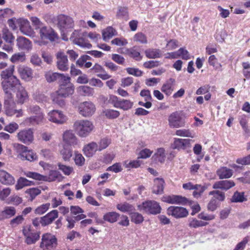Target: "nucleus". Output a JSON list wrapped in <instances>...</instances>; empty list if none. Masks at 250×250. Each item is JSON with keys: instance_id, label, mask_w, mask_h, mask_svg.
Returning <instances> with one entry per match:
<instances>
[{"instance_id": "60", "label": "nucleus", "mask_w": 250, "mask_h": 250, "mask_svg": "<svg viewBox=\"0 0 250 250\" xmlns=\"http://www.w3.org/2000/svg\"><path fill=\"white\" fill-rule=\"evenodd\" d=\"M70 78L68 76L60 73L59 77L58 78V82L59 85L67 84V83H72L70 82Z\"/></svg>"}, {"instance_id": "63", "label": "nucleus", "mask_w": 250, "mask_h": 250, "mask_svg": "<svg viewBox=\"0 0 250 250\" xmlns=\"http://www.w3.org/2000/svg\"><path fill=\"white\" fill-rule=\"evenodd\" d=\"M58 167L59 169L62 171L63 174L66 175H69L73 171V168L70 166L59 163L58 164Z\"/></svg>"}, {"instance_id": "48", "label": "nucleus", "mask_w": 250, "mask_h": 250, "mask_svg": "<svg viewBox=\"0 0 250 250\" xmlns=\"http://www.w3.org/2000/svg\"><path fill=\"white\" fill-rule=\"evenodd\" d=\"M26 110L29 114H44L41 108L37 105H30L27 106Z\"/></svg>"}, {"instance_id": "37", "label": "nucleus", "mask_w": 250, "mask_h": 250, "mask_svg": "<svg viewBox=\"0 0 250 250\" xmlns=\"http://www.w3.org/2000/svg\"><path fill=\"white\" fill-rule=\"evenodd\" d=\"M63 160L69 161L72 156V149L68 146L63 145V148L60 151Z\"/></svg>"}, {"instance_id": "52", "label": "nucleus", "mask_w": 250, "mask_h": 250, "mask_svg": "<svg viewBox=\"0 0 250 250\" xmlns=\"http://www.w3.org/2000/svg\"><path fill=\"white\" fill-rule=\"evenodd\" d=\"M175 134L177 136L184 137L193 138L194 136L189 129H187L177 130L175 132Z\"/></svg>"}, {"instance_id": "40", "label": "nucleus", "mask_w": 250, "mask_h": 250, "mask_svg": "<svg viewBox=\"0 0 250 250\" xmlns=\"http://www.w3.org/2000/svg\"><path fill=\"white\" fill-rule=\"evenodd\" d=\"M120 216V214L116 212H109L105 213L103 217L104 221L111 223L116 222Z\"/></svg>"}, {"instance_id": "29", "label": "nucleus", "mask_w": 250, "mask_h": 250, "mask_svg": "<svg viewBox=\"0 0 250 250\" xmlns=\"http://www.w3.org/2000/svg\"><path fill=\"white\" fill-rule=\"evenodd\" d=\"M44 120V114H40L26 118L24 122L26 125H35L41 124L43 122Z\"/></svg>"}, {"instance_id": "59", "label": "nucleus", "mask_w": 250, "mask_h": 250, "mask_svg": "<svg viewBox=\"0 0 250 250\" xmlns=\"http://www.w3.org/2000/svg\"><path fill=\"white\" fill-rule=\"evenodd\" d=\"M31 182L25 178H20L16 186V188L18 190L22 188L23 187L28 186L31 185Z\"/></svg>"}, {"instance_id": "51", "label": "nucleus", "mask_w": 250, "mask_h": 250, "mask_svg": "<svg viewBox=\"0 0 250 250\" xmlns=\"http://www.w3.org/2000/svg\"><path fill=\"white\" fill-rule=\"evenodd\" d=\"M227 36V34L226 31L224 30H217L214 35V38L218 42L222 43L224 42Z\"/></svg>"}, {"instance_id": "19", "label": "nucleus", "mask_w": 250, "mask_h": 250, "mask_svg": "<svg viewBox=\"0 0 250 250\" xmlns=\"http://www.w3.org/2000/svg\"><path fill=\"white\" fill-rule=\"evenodd\" d=\"M191 140L188 139L174 138L171 147L173 149L185 150L187 147H189Z\"/></svg>"}, {"instance_id": "54", "label": "nucleus", "mask_w": 250, "mask_h": 250, "mask_svg": "<svg viewBox=\"0 0 250 250\" xmlns=\"http://www.w3.org/2000/svg\"><path fill=\"white\" fill-rule=\"evenodd\" d=\"M131 215V221L136 224H140L144 221V217L142 215L138 212H132Z\"/></svg>"}, {"instance_id": "17", "label": "nucleus", "mask_w": 250, "mask_h": 250, "mask_svg": "<svg viewBox=\"0 0 250 250\" xmlns=\"http://www.w3.org/2000/svg\"><path fill=\"white\" fill-rule=\"evenodd\" d=\"M57 66L61 71H66L68 69V61L67 56L62 52H59L56 55Z\"/></svg>"}, {"instance_id": "16", "label": "nucleus", "mask_w": 250, "mask_h": 250, "mask_svg": "<svg viewBox=\"0 0 250 250\" xmlns=\"http://www.w3.org/2000/svg\"><path fill=\"white\" fill-rule=\"evenodd\" d=\"M18 72L21 79L26 82L30 81L33 78V70L30 67L20 65L17 67Z\"/></svg>"}, {"instance_id": "11", "label": "nucleus", "mask_w": 250, "mask_h": 250, "mask_svg": "<svg viewBox=\"0 0 250 250\" xmlns=\"http://www.w3.org/2000/svg\"><path fill=\"white\" fill-rule=\"evenodd\" d=\"M2 89L6 94V96H12V92L16 90L21 85V83L18 78L16 81L9 80L1 82Z\"/></svg>"}, {"instance_id": "49", "label": "nucleus", "mask_w": 250, "mask_h": 250, "mask_svg": "<svg viewBox=\"0 0 250 250\" xmlns=\"http://www.w3.org/2000/svg\"><path fill=\"white\" fill-rule=\"evenodd\" d=\"M50 207V203H45L38 207L34 210V213L37 215H42L45 213Z\"/></svg>"}, {"instance_id": "32", "label": "nucleus", "mask_w": 250, "mask_h": 250, "mask_svg": "<svg viewBox=\"0 0 250 250\" xmlns=\"http://www.w3.org/2000/svg\"><path fill=\"white\" fill-rule=\"evenodd\" d=\"M59 212L56 209H54L47 213L42 217V221L44 224L48 225L51 224L56 218L58 217Z\"/></svg>"}, {"instance_id": "61", "label": "nucleus", "mask_w": 250, "mask_h": 250, "mask_svg": "<svg viewBox=\"0 0 250 250\" xmlns=\"http://www.w3.org/2000/svg\"><path fill=\"white\" fill-rule=\"evenodd\" d=\"M59 73H53L52 72H48L45 74V78L46 81L49 82H53L55 81H57L58 78L59 77Z\"/></svg>"}, {"instance_id": "34", "label": "nucleus", "mask_w": 250, "mask_h": 250, "mask_svg": "<svg viewBox=\"0 0 250 250\" xmlns=\"http://www.w3.org/2000/svg\"><path fill=\"white\" fill-rule=\"evenodd\" d=\"M16 209L13 207H6L0 212V221L9 218L16 214Z\"/></svg>"}, {"instance_id": "57", "label": "nucleus", "mask_w": 250, "mask_h": 250, "mask_svg": "<svg viewBox=\"0 0 250 250\" xmlns=\"http://www.w3.org/2000/svg\"><path fill=\"white\" fill-rule=\"evenodd\" d=\"M193 189L194 191L193 192V196L196 198H198L205 190L206 188L200 185L196 184Z\"/></svg>"}, {"instance_id": "44", "label": "nucleus", "mask_w": 250, "mask_h": 250, "mask_svg": "<svg viewBox=\"0 0 250 250\" xmlns=\"http://www.w3.org/2000/svg\"><path fill=\"white\" fill-rule=\"evenodd\" d=\"M25 59L26 57L24 53L20 52L13 54L10 58V61L12 63H17L24 62Z\"/></svg>"}, {"instance_id": "56", "label": "nucleus", "mask_w": 250, "mask_h": 250, "mask_svg": "<svg viewBox=\"0 0 250 250\" xmlns=\"http://www.w3.org/2000/svg\"><path fill=\"white\" fill-rule=\"evenodd\" d=\"M134 41L142 44H146L147 40L146 36L142 32L136 33L133 38Z\"/></svg>"}, {"instance_id": "13", "label": "nucleus", "mask_w": 250, "mask_h": 250, "mask_svg": "<svg viewBox=\"0 0 250 250\" xmlns=\"http://www.w3.org/2000/svg\"><path fill=\"white\" fill-rule=\"evenodd\" d=\"M39 34L42 40L47 39L51 42H54L59 39L57 34L50 27L43 26L39 30Z\"/></svg>"}, {"instance_id": "55", "label": "nucleus", "mask_w": 250, "mask_h": 250, "mask_svg": "<svg viewBox=\"0 0 250 250\" xmlns=\"http://www.w3.org/2000/svg\"><path fill=\"white\" fill-rule=\"evenodd\" d=\"M41 190L38 188H31L27 189L25 193L30 196V200L32 201L41 193Z\"/></svg>"}, {"instance_id": "36", "label": "nucleus", "mask_w": 250, "mask_h": 250, "mask_svg": "<svg viewBox=\"0 0 250 250\" xmlns=\"http://www.w3.org/2000/svg\"><path fill=\"white\" fill-rule=\"evenodd\" d=\"M44 181L52 182L55 181H61L63 177L59 171L57 170H50L47 176H45Z\"/></svg>"}, {"instance_id": "9", "label": "nucleus", "mask_w": 250, "mask_h": 250, "mask_svg": "<svg viewBox=\"0 0 250 250\" xmlns=\"http://www.w3.org/2000/svg\"><path fill=\"white\" fill-rule=\"evenodd\" d=\"M22 231L25 238V241L28 245L35 244L40 237V232H33L30 225L23 227Z\"/></svg>"}, {"instance_id": "14", "label": "nucleus", "mask_w": 250, "mask_h": 250, "mask_svg": "<svg viewBox=\"0 0 250 250\" xmlns=\"http://www.w3.org/2000/svg\"><path fill=\"white\" fill-rule=\"evenodd\" d=\"M167 213L168 215H171L176 219L186 217L188 214V212L186 208L178 206L168 207Z\"/></svg>"}, {"instance_id": "24", "label": "nucleus", "mask_w": 250, "mask_h": 250, "mask_svg": "<svg viewBox=\"0 0 250 250\" xmlns=\"http://www.w3.org/2000/svg\"><path fill=\"white\" fill-rule=\"evenodd\" d=\"M15 71V66L10 65L8 68L3 70L0 74L1 82L9 80H14L16 81V76L13 75Z\"/></svg>"}, {"instance_id": "39", "label": "nucleus", "mask_w": 250, "mask_h": 250, "mask_svg": "<svg viewBox=\"0 0 250 250\" xmlns=\"http://www.w3.org/2000/svg\"><path fill=\"white\" fill-rule=\"evenodd\" d=\"M79 93L84 96H91L94 94V89L91 87L85 85L80 86L78 88Z\"/></svg>"}, {"instance_id": "8", "label": "nucleus", "mask_w": 250, "mask_h": 250, "mask_svg": "<svg viewBox=\"0 0 250 250\" xmlns=\"http://www.w3.org/2000/svg\"><path fill=\"white\" fill-rule=\"evenodd\" d=\"M181 111L171 113L168 117V125L171 128H180L185 126L186 121Z\"/></svg>"}, {"instance_id": "30", "label": "nucleus", "mask_w": 250, "mask_h": 250, "mask_svg": "<svg viewBox=\"0 0 250 250\" xmlns=\"http://www.w3.org/2000/svg\"><path fill=\"white\" fill-rule=\"evenodd\" d=\"M17 45L21 50H30L32 48L31 42L27 39L20 37L17 39Z\"/></svg>"}, {"instance_id": "46", "label": "nucleus", "mask_w": 250, "mask_h": 250, "mask_svg": "<svg viewBox=\"0 0 250 250\" xmlns=\"http://www.w3.org/2000/svg\"><path fill=\"white\" fill-rule=\"evenodd\" d=\"M104 113L107 118L110 119H116L118 118L120 114L119 111L111 109H105L104 111Z\"/></svg>"}, {"instance_id": "25", "label": "nucleus", "mask_w": 250, "mask_h": 250, "mask_svg": "<svg viewBox=\"0 0 250 250\" xmlns=\"http://www.w3.org/2000/svg\"><path fill=\"white\" fill-rule=\"evenodd\" d=\"M15 180L14 177L4 170H0V182L6 185H13Z\"/></svg>"}, {"instance_id": "3", "label": "nucleus", "mask_w": 250, "mask_h": 250, "mask_svg": "<svg viewBox=\"0 0 250 250\" xmlns=\"http://www.w3.org/2000/svg\"><path fill=\"white\" fill-rule=\"evenodd\" d=\"M14 147L18 153V157L22 161L33 162L37 160V154L32 150H28L27 146L20 144H14Z\"/></svg>"}, {"instance_id": "7", "label": "nucleus", "mask_w": 250, "mask_h": 250, "mask_svg": "<svg viewBox=\"0 0 250 250\" xmlns=\"http://www.w3.org/2000/svg\"><path fill=\"white\" fill-rule=\"evenodd\" d=\"M57 25L62 31L73 29L75 26L73 19L68 15L61 14L57 17Z\"/></svg>"}, {"instance_id": "18", "label": "nucleus", "mask_w": 250, "mask_h": 250, "mask_svg": "<svg viewBox=\"0 0 250 250\" xmlns=\"http://www.w3.org/2000/svg\"><path fill=\"white\" fill-rule=\"evenodd\" d=\"M17 137L20 141L28 144L33 140V132L31 129H23L18 133Z\"/></svg>"}, {"instance_id": "27", "label": "nucleus", "mask_w": 250, "mask_h": 250, "mask_svg": "<svg viewBox=\"0 0 250 250\" xmlns=\"http://www.w3.org/2000/svg\"><path fill=\"white\" fill-rule=\"evenodd\" d=\"M234 186L235 183L232 180H222L215 182L213 185V188L227 190Z\"/></svg>"}, {"instance_id": "21", "label": "nucleus", "mask_w": 250, "mask_h": 250, "mask_svg": "<svg viewBox=\"0 0 250 250\" xmlns=\"http://www.w3.org/2000/svg\"><path fill=\"white\" fill-rule=\"evenodd\" d=\"M16 90H17L16 97L18 104H22L28 100V92L21 84Z\"/></svg>"}, {"instance_id": "64", "label": "nucleus", "mask_w": 250, "mask_h": 250, "mask_svg": "<svg viewBox=\"0 0 250 250\" xmlns=\"http://www.w3.org/2000/svg\"><path fill=\"white\" fill-rule=\"evenodd\" d=\"M244 193L235 192L232 196L231 201L232 202H242L244 201Z\"/></svg>"}, {"instance_id": "22", "label": "nucleus", "mask_w": 250, "mask_h": 250, "mask_svg": "<svg viewBox=\"0 0 250 250\" xmlns=\"http://www.w3.org/2000/svg\"><path fill=\"white\" fill-rule=\"evenodd\" d=\"M175 81L173 78L167 80L162 85L161 90L167 96H170L175 89Z\"/></svg>"}, {"instance_id": "41", "label": "nucleus", "mask_w": 250, "mask_h": 250, "mask_svg": "<svg viewBox=\"0 0 250 250\" xmlns=\"http://www.w3.org/2000/svg\"><path fill=\"white\" fill-rule=\"evenodd\" d=\"M146 56L150 59L160 58L161 56V51L158 49L149 48L145 51Z\"/></svg>"}, {"instance_id": "43", "label": "nucleus", "mask_w": 250, "mask_h": 250, "mask_svg": "<svg viewBox=\"0 0 250 250\" xmlns=\"http://www.w3.org/2000/svg\"><path fill=\"white\" fill-rule=\"evenodd\" d=\"M2 35L3 39L8 43H12L14 38L12 33L6 28H3L2 30Z\"/></svg>"}, {"instance_id": "20", "label": "nucleus", "mask_w": 250, "mask_h": 250, "mask_svg": "<svg viewBox=\"0 0 250 250\" xmlns=\"http://www.w3.org/2000/svg\"><path fill=\"white\" fill-rule=\"evenodd\" d=\"M63 142L64 145L74 146L78 145L77 138L72 131L67 130L64 132L63 135Z\"/></svg>"}, {"instance_id": "28", "label": "nucleus", "mask_w": 250, "mask_h": 250, "mask_svg": "<svg viewBox=\"0 0 250 250\" xmlns=\"http://www.w3.org/2000/svg\"><path fill=\"white\" fill-rule=\"evenodd\" d=\"M83 151L86 157H91L97 151H99L98 145L94 142L90 143L83 147Z\"/></svg>"}, {"instance_id": "26", "label": "nucleus", "mask_w": 250, "mask_h": 250, "mask_svg": "<svg viewBox=\"0 0 250 250\" xmlns=\"http://www.w3.org/2000/svg\"><path fill=\"white\" fill-rule=\"evenodd\" d=\"M152 191L155 194H161L163 193L165 181L163 179L156 178L154 179Z\"/></svg>"}, {"instance_id": "1", "label": "nucleus", "mask_w": 250, "mask_h": 250, "mask_svg": "<svg viewBox=\"0 0 250 250\" xmlns=\"http://www.w3.org/2000/svg\"><path fill=\"white\" fill-rule=\"evenodd\" d=\"M75 87L72 83L59 85L57 91L53 92L51 95L53 102L60 106H63L65 104L64 100L62 98H67L73 94Z\"/></svg>"}, {"instance_id": "12", "label": "nucleus", "mask_w": 250, "mask_h": 250, "mask_svg": "<svg viewBox=\"0 0 250 250\" xmlns=\"http://www.w3.org/2000/svg\"><path fill=\"white\" fill-rule=\"evenodd\" d=\"M161 200L170 204L186 205L191 203V202L185 197L176 195H164L162 197Z\"/></svg>"}, {"instance_id": "10", "label": "nucleus", "mask_w": 250, "mask_h": 250, "mask_svg": "<svg viewBox=\"0 0 250 250\" xmlns=\"http://www.w3.org/2000/svg\"><path fill=\"white\" fill-rule=\"evenodd\" d=\"M79 113L83 117H89L92 116L96 111L95 104L90 101L81 103L78 106Z\"/></svg>"}, {"instance_id": "53", "label": "nucleus", "mask_w": 250, "mask_h": 250, "mask_svg": "<svg viewBox=\"0 0 250 250\" xmlns=\"http://www.w3.org/2000/svg\"><path fill=\"white\" fill-rule=\"evenodd\" d=\"M25 174L27 177L34 179L36 180L44 181V180L46 179L45 176L35 172L28 171L26 172Z\"/></svg>"}, {"instance_id": "15", "label": "nucleus", "mask_w": 250, "mask_h": 250, "mask_svg": "<svg viewBox=\"0 0 250 250\" xmlns=\"http://www.w3.org/2000/svg\"><path fill=\"white\" fill-rule=\"evenodd\" d=\"M48 120L57 124H62L67 121V117L62 111L58 110H53L48 114Z\"/></svg>"}, {"instance_id": "58", "label": "nucleus", "mask_w": 250, "mask_h": 250, "mask_svg": "<svg viewBox=\"0 0 250 250\" xmlns=\"http://www.w3.org/2000/svg\"><path fill=\"white\" fill-rule=\"evenodd\" d=\"M129 54L136 61H139L142 59V56L141 55L140 52L137 50L135 47L130 49Z\"/></svg>"}, {"instance_id": "31", "label": "nucleus", "mask_w": 250, "mask_h": 250, "mask_svg": "<svg viewBox=\"0 0 250 250\" xmlns=\"http://www.w3.org/2000/svg\"><path fill=\"white\" fill-rule=\"evenodd\" d=\"M93 72L97 73V76L103 80L109 79L111 76L108 75L104 68L100 64L96 63L91 68Z\"/></svg>"}, {"instance_id": "4", "label": "nucleus", "mask_w": 250, "mask_h": 250, "mask_svg": "<svg viewBox=\"0 0 250 250\" xmlns=\"http://www.w3.org/2000/svg\"><path fill=\"white\" fill-rule=\"evenodd\" d=\"M4 109L5 114L8 116H12L15 115L16 117L19 118L23 116L22 110L16 109V104L14 101L12 96L5 97Z\"/></svg>"}, {"instance_id": "42", "label": "nucleus", "mask_w": 250, "mask_h": 250, "mask_svg": "<svg viewBox=\"0 0 250 250\" xmlns=\"http://www.w3.org/2000/svg\"><path fill=\"white\" fill-rule=\"evenodd\" d=\"M133 103L130 100L120 99L117 108L122 109L124 110H127L133 106Z\"/></svg>"}, {"instance_id": "5", "label": "nucleus", "mask_w": 250, "mask_h": 250, "mask_svg": "<svg viewBox=\"0 0 250 250\" xmlns=\"http://www.w3.org/2000/svg\"><path fill=\"white\" fill-rule=\"evenodd\" d=\"M137 207L139 210L153 215L160 213L162 210L159 203L154 200L146 201Z\"/></svg>"}, {"instance_id": "38", "label": "nucleus", "mask_w": 250, "mask_h": 250, "mask_svg": "<svg viewBox=\"0 0 250 250\" xmlns=\"http://www.w3.org/2000/svg\"><path fill=\"white\" fill-rule=\"evenodd\" d=\"M116 35L115 30L111 26H108L102 31V37L103 40L107 42L113 36Z\"/></svg>"}, {"instance_id": "23", "label": "nucleus", "mask_w": 250, "mask_h": 250, "mask_svg": "<svg viewBox=\"0 0 250 250\" xmlns=\"http://www.w3.org/2000/svg\"><path fill=\"white\" fill-rule=\"evenodd\" d=\"M20 23V30L23 34L29 37H33L34 36L35 32L28 20L25 19L21 20Z\"/></svg>"}, {"instance_id": "50", "label": "nucleus", "mask_w": 250, "mask_h": 250, "mask_svg": "<svg viewBox=\"0 0 250 250\" xmlns=\"http://www.w3.org/2000/svg\"><path fill=\"white\" fill-rule=\"evenodd\" d=\"M124 164L127 168H138L141 166V162L138 159L130 161L126 160L124 162Z\"/></svg>"}, {"instance_id": "35", "label": "nucleus", "mask_w": 250, "mask_h": 250, "mask_svg": "<svg viewBox=\"0 0 250 250\" xmlns=\"http://www.w3.org/2000/svg\"><path fill=\"white\" fill-rule=\"evenodd\" d=\"M232 170L227 167H221L217 171V174L221 179H228L232 175Z\"/></svg>"}, {"instance_id": "33", "label": "nucleus", "mask_w": 250, "mask_h": 250, "mask_svg": "<svg viewBox=\"0 0 250 250\" xmlns=\"http://www.w3.org/2000/svg\"><path fill=\"white\" fill-rule=\"evenodd\" d=\"M117 208L122 212H126L129 215L135 211V207L128 203L124 202L118 204L116 206Z\"/></svg>"}, {"instance_id": "62", "label": "nucleus", "mask_w": 250, "mask_h": 250, "mask_svg": "<svg viewBox=\"0 0 250 250\" xmlns=\"http://www.w3.org/2000/svg\"><path fill=\"white\" fill-rule=\"evenodd\" d=\"M30 20L35 29H39L40 30V29L43 26L42 22L37 17H30Z\"/></svg>"}, {"instance_id": "2", "label": "nucleus", "mask_w": 250, "mask_h": 250, "mask_svg": "<svg viewBox=\"0 0 250 250\" xmlns=\"http://www.w3.org/2000/svg\"><path fill=\"white\" fill-rule=\"evenodd\" d=\"M73 127L77 134L81 137L87 136L94 127L93 123L87 120L76 121Z\"/></svg>"}, {"instance_id": "6", "label": "nucleus", "mask_w": 250, "mask_h": 250, "mask_svg": "<svg viewBox=\"0 0 250 250\" xmlns=\"http://www.w3.org/2000/svg\"><path fill=\"white\" fill-rule=\"evenodd\" d=\"M57 246V239L54 235L46 233L42 235L40 247L42 250H53Z\"/></svg>"}, {"instance_id": "47", "label": "nucleus", "mask_w": 250, "mask_h": 250, "mask_svg": "<svg viewBox=\"0 0 250 250\" xmlns=\"http://www.w3.org/2000/svg\"><path fill=\"white\" fill-rule=\"evenodd\" d=\"M74 161L76 166L82 167L84 165L85 159L82 154L75 151Z\"/></svg>"}, {"instance_id": "45", "label": "nucleus", "mask_w": 250, "mask_h": 250, "mask_svg": "<svg viewBox=\"0 0 250 250\" xmlns=\"http://www.w3.org/2000/svg\"><path fill=\"white\" fill-rule=\"evenodd\" d=\"M188 226L190 228H197L200 227L206 226L208 223L202 221H199L194 218H190L188 219Z\"/></svg>"}]
</instances>
